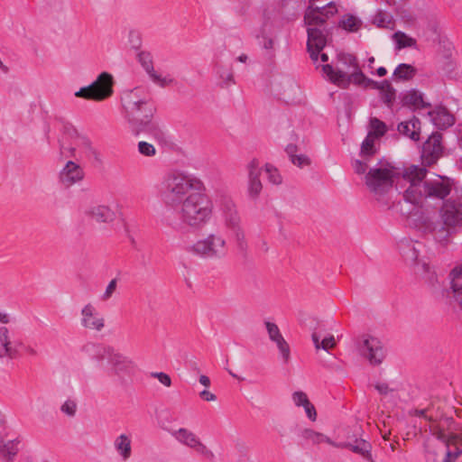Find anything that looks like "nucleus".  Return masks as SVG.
<instances>
[{
  "instance_id": "63",
  "label": "nucleus",
  "mask_w": 462,
  "mask_h": 462,
  "mask_svg": "<svg viewBox=\"0 0 462 462\" xmlns=\"http://www.w3.org/2000/svg\"><path fill=\"white\" fill-rule=\"evenodd\" d=\"M428 462H445L444 458L441 460L438 459V454L436 452H429V456L427 458Z\"/></svg>"
},
{
  "instance_id": "13",
  "label": "nucleus",
  "mask_w": 462,
  "mask_h": 462,
  "mask_svg": "<svg viewBox=\"0 0 462 462\" xmlns=\"http://www.w3.org/2000/svg\"><path fill=\"white\" fill-rule=\"evenodd\" d=\"M137 60L142 68L149 75L150 79L162 88L167 87L173 82V79L162 78L153 68V60L151 52L142 51L137 54Z\"/></svg>"
},
{
  "instance_id": "31",
  "label": "nucleus",
  "mask_w": 462,
  "mask_h": 462,
  "mask_svg": "<svg viewBox=\"0 0 462 462\" xmlns=\"http://www.w3.org/2000/svg\"><path fill=\"white\" fill-rule=\"evenodd\" d=\"M376 152L374 139L372 138V134H368L361 144L359 155L365 160H370Z\"/></svg>"
},
{
  "instance_id": "17",
  "label": "nucleus",
  "mask_w": 462,
  "mask_h": 462,
  "mask_svg": "<svg viewBox=\"0 0 462 462\" xmlns=\"http://www.w3.org/2000/svg\"><path fill=\"white\" fill-rule=\"evenodd\" d=\"M337 448H347L360 455L368 462H375L372 456V444L363 439H356L354 442H340L335 445Z\"/></svg>"
},
{
  "instance_id": "32",
  "label": "nucleus",
  "mask_w": 462,
  "mask_h": 462,
  "mask_svg": "<svg viewBox=\"0 0 462 462\" xmlns=\"http://www.w3.org/2000/svg\"><path fill=\"white\" fill-rule=\"evenodd\" d=\"M370 127L372 131L368 134H372V138H380L387 132V125L384 122L378 119L377 117H372L370 119Z\"/></svg>"
},
{
  "instance_id": "60",
  "label": "nucleus",
  "mask_w": 462,
  "mask_h": 462,
  "mask_svg": "<svg viewBox=\"0 0 462 462\" xmlns=\"http://www.w3.org/2000/svg\"><path fill=\"white\" fill-rule=\"evenodd\" d=\"M428 409H422V410H419V409H415L411 414L415 415V416H418V417H423L425 418L426 420H431L432 419L430 417H428L426 415V412H427Z\"/></svg>"
},
{
  "instance_id": "6",
  "label": "nucleus",
  "mask_w": 462,
  "mask_h": 462,
  "mask_svg": "<svg viewBox=\"0 0 462 462\" xmlns=\"http://www.w3.org/2000/svg\"><path fill=\"white\" fill-rule=\"evenodd\" d=\"M402 171L403 169L394 167L392 170L386 168L370 169L365 175V184L376 200L387 206L388 202L384 199V197L392 189L394 179L400 176L402 177Z\"/></svg>"
},
{
  "instance_id": "30",
  "label": "nucleus",
  "mask_w": 462,
  "mask_h": 462,
  "mask_svg": "<svg viewBox=\"0 0 462 462\" xmlns=\"http://www.w3.org/2000/svg\"><path fill=\"white\" fill-rule=\"evenodd\" d=\"M339 26L350 32H356L361 28L362 21L356 16L347 14L340 20Z\"/></svg>"
},
{
  "instance_id": "15",
  "label": "nucleus",
  "mask_w": 462,
  "mask_h": 462,
  "mask_svg": "<svg viewBox=\"0 0 462 462\" xmlns=\"http://www.w3.org/2000/svg\"><path fill=\"white\" fill-rule=\"evenodd\" d=\"M248 194L251 199H256L262 191L263 185L260 180L261 169L259 162L253 159L248 164Z\"/></svg>"
},
{
  "instance_id": "61",
  "label": "nucleus",
  "mask_w": 462,
  "mask_h": 462,
  "mask_svg": "<svg viewBox=\"0 0 462 462\" xmlns=\"http://www.w3.org/2000/svg\"><path fill=\"white\" fill-rule=\"evenodd\" d=\"M311 338H312L313 344L315 346V348L318 350L320 349L321 348V346H320L321 341H320V337L318 335V333L313 332L311 335Z\"/></svg>"
},
{
  "instance_id": "57",
  "label": "nucleus",
  "mask_w": 462,
  "mask_h": 462,
  "mask_svg": "<svg viewBox=\"0 0 462 462\" xmlns=\"http://www.w3.org/2000/svg\"><path fill=\"white\" fill-rule=\"evenodd\" d=\"M298 151V147L296 144L290 143L286 146L285 152L288 154L290 160L293 158L294 155H296Z\"/></svg>"
},
{
  "instance_id": "54",
  "label": "nucleus",
  "mask_w": 462,
  "mask_h": 462,
  "mask_svg": "<svg viewBox=\"0 0 462 462\" xmlns=\"http://www.w3.org/2000/svg\"><path fill=\"white\" fill-rule=\"evenodd\" d=\"M450 289L456 301L462 306V282L458 283L456 287H450Z\"/></svg>"
},
{
  "instance_id": "27",
  "label": "nucleus",
  "mask_w": 462,
  "mask_h": 462,
  "mask_svg": "<svg viewBox=\"0 0 462 462\" xmlns=\"http://www.w3.org/2000/svg\"><path fill=\"white\" fill-rule=\"evenodd\" d=\"M131 443V439L125 434L118 436L114 442L115 448L124 460H127L132 455Z\"/></svg>"
},
{
  "instance_id": "5",
  "label": "nucleus",
  "mask_w": 462,
  "mask_h": 462,
  "mask_svg": "<svg viewBox=\"0 0 462 462\" xmlns=\"http://www.w3.org/2000/svg\"><path fill=\"white\" fill-rule=\"evenodd\" d=\"M197 189H205L200 180L180 171H171L163 176L159 193L163 204L172 209L181 204L186 196Z\"/></svg>"
},
{
  "instance_id": "37",
  "label": "nucleus",
  "mask_w": 462,
  "mask_h": 462,
  "mask_svg": "<svg viewBox=\"0 0 462 462\" xmlns=\"http://www.w3.org/2000/svg\"><path fill=\"white\" fill-rule=\"evenodd\" d=\"M138 152L146 157H152L156 154L155 147L147 142L141 141L138 143Z\"/></svg>"
},
{
  "instance_id": "40",
  "label": "nucleus",
  "mask_w": 462,
  "mask_h": 462,
  "mask_svg": "<svg viewBox=\"0 0 462 462\" xmlns=\"http://www.w3.org/2000/svg\"><path fill=\"white\" fill-rule=\"evenodd\" d=\"M301 437L305 439H310L314 443H319L323 440L324 435L318 433L310 429H305L301 431Z\"/></svg>"
},
{
  "instance_id": "38",
  "label": "nucleus",
  "mask_w": 462,
  "mask_h": 462,
  "mask_svg": "<svg viewBox=\"0 0 462 462\" xmlns=\"http://www.w3.org/2000/svg\"><path fill=\"white\" fill-rule=\"evenodd\" d=\"M448 278L450 279V287H456L462 281V265H457L454 267L449 274Z\"/></svg>"
},
{
  "instance_id": "56",
  "label": "nucleus",
  "mask_w": 462,
  "mask_h": 462,
  "mask_svg": "<svg viewBox=\"0 0 462 462\" xmlns=\"http://www.w3.org/2000/svg\"><path fill=\"white\" fill-rule=\"evenodd\" d=\"M375 389L379 392L382 395H386L389 392H392L393 390L389 388L388 384L385 383H376Z\"/></svg>"
},
{
  "instance_id": "1",
  "label": "nucleus",
  "mask_w": 462,
  "mask_h": 462,
  "mask_svg": "<svg viewBox=\"0 0 462 462\" xmlns=\"http://www.w3.org/2000/svg\"><path fill=\"white\" fill-rule=\"evenodd\" d=\"M442 134L434 132L423 143L421 149V166L410 165L403 169L402 179L409 183L403 191V199L414 206H421L429 200L442 201L448 199L454 180L447 176L434 174L428 178V167H431L443 155Z\"/></svg>"
},
{
  "instance_id": "58",
  "label": "nucleus",
  "mask_w": 462,
  "mask_h": 462,
  "mask_svg": "<svg viewBox=\"0 0 462 462\" xmlns=\"http://www.w3.org/2000/svg\"><path fill=\"white\" fill-rule=\"evenodd\" d=\"M323 49H318V48H315V47H311L310 50H308L309 53H310V59L316 62L318 60H319V52L322 51Z\"/></svg>"
},
{
  "instance_id": "18",
  "label": "nucleus",
  "mask_w": 462,
  "mask_h": 462,
  "mask_svg": "<svg viewBox=\"0 0 462 462\" xmlns=\"http://www.w3.org/2000/svg\"><path fill=\"white\" fill-rule=\"evenodd\" d=\"M83 178V169L72 161H69L60 172V180L66 186H71Z\"/></svg>"
},
{
  "instance_id": "48",
  "label": "nucleus",
  "mask_w": 462,
  "mask_h": 462,
  "mask_svg": "<svg viewBox=\"0 0 462 462\" xmlns=\"http://www.w3.org/2000/svg\"><path fill=\"white\" fill-rule=\"evenodd\" d=\"M152 377L157 378L161 383L163 385L170 387L171 385V377L163 373V372H155L151 374Z\"/></svg>"
},
{
  "instance_id": "41",
  "label": "nucleus",
  "mask_w": 462,
  "mask_h": 462,
  "mask_svg": "<svg viewBox=\"0 0 462 462\" xmlns=\"http://www.w3.org/2000/svg\"><path fill=\"white\" fill-rule=\"evenodd\" d=\"M292 401L294 404L298 407L304 406L305 404H309V398L307 394L302 391H296L292 393Z\"/></svg>"
},
{
  "instance_id": "9",
  "label": "nucleus",
  "mask_w": 462,
  "mask_h": 462,
  "mask_svg": "<svg viewBox=\"0 0 462 462\" xmlns=\"http://www.w3.org/2000/svg\"><path fill=\"white\" fill-rule=\"evenodd\" d=\"M113 85V76L104 71L90 85L80 88L75 96L88 100L102 101L112 96Z\"/></svg>"
},
{
  "instance_id": "53",
  "label": "nucleus",
  "mask_w": 462,
  "mask_h": 462,
  "mask_svg": "<svg viewBox=\"0 0 462 462\" xmlns=\"http://www.w3.org/2000/svg\"><path fill=\"white\" fill-rule=\"evenodd\" d=\"M303 408L305 410L307 417L311 421H315L317 420V411L314 405L310 402H309V404H305Z\"/></svg>"
},
{
  "instance_id": "43",
  "label": "nucleus",
  "mask_w": 462,
  "mask_h": 462,
  "mask_svg": "<svg viewBox=\"0 0 462 462\" xmlns=\"http://www.w3.org/2000/svg\"><path fill=\"white\" fill-rule=\"evenodd\" d=\"M265 326L268 331L269 337L272 341L276 340V338L282 336L280 329L276 324L267 321L265 322Z\"/></svg>"
},
{
  "instance_id": "52",
  "label": "nucleus",
  "mask_w": 462,
  "mask_h": 462,
  "mask_svg": "<svg viewBox=\"0 0 462 462\" xmlns=\"http://www.w3.org/2000/svg\"><path fill=\"white\" fill-rule=\"evenodd\" d=\"M374 23L380 28L386 27V23H390V20H387L386 14L383 12H379L374 20Z\"/></svg>"
},
{
  "instance_id": "14",
  "label": "nucleus",
  "mask_w": 462,
  "mask_h": 462,
  "mask_svg": "<svg viewBox=\"0 0 462 462\" xmlns=\"http://www.w3.org/2000/svg\"><path fill=\"white\" fill-rule=\"evenodd\" d=\"M109 365L111 367L107 370L108 375H116L120 379L132 374L134 371V362L117 352L114 355Z\"/></svg>"
},
{
  "instance_id": "44",
  "label": "nucleus",
  "mask_w": 462,
  "mask_h": 462,
  "mask_svg": "<svg viewBox=\"0 0 462 462\" xmlns=\"http://www.w3.org/2000/svg\"><path fill=\"white\" fill-rule=\"evenodd\" d=\"M462 454V449L456 447L454 450H450L447 448L446 455L444 457L445 462H455Z\"/></svg>"
},
{
  "instance_id": "42",
  "label": "nucleus",
  "mask_w": 462,
  "mask_h": 462,
  "mask_svg": "<svg viewBox=\"0 0 462 462\" xmlns=\"http://www.w3.org/2000/svg\"><path fill=\"white\" fill-rule=\"evenodd\" d=\"M193 449L209 460H213L215 458L214 453L208 449L207 446L204 445L200 440L196 445V447L193 448Z\"/></svg>"
},
{
  "instance_id": "2",
  "label": "nucleus",
  "mask_w": 462,
  "mask_h": 462,
  "mask_svg": "<svg viewBox=\"0 0 462 462\" xmlns=\"http://www.w3.org/2000/svg\"><path fill=\"white\" fill-rule=\"evenodd\" d=\"M124 117L134 135L152 134L157 130L153 122L156 107L149 95L142 88L126 90L121 97Z\"/></svg>"
},
{
  "instance_id": "7",
  "label": "nucleus",
  "mask_w": 462,
  "mask_h": 462,
  "mask_svg": "<svg viewBox=\"0 0 462 462\" xmlns=\"http://www.w3.org/2000/svg\"><path fill=\"white\" fill-rule=\"evenodd\" d=\"M220 210L226 228L236 242V246L244 257L247 254L248 245L245 240L242 219L234 201L229 198H223L220 202Z\"/></svg>"
},
{
  "instance_id": "35",
  "label": "nucleus",
  "mask_w": 462,
  "mask_h": 462,
  "mask_svg": "<svg viewBox=\"0 0 462 462\" xmlns=\"http://www.w3.org/2000/svg\"><path fill=\"white\" fill-rule=\"evenodd\" d=\"M20 440L15 439L14 440L7 441L5 447V452H2L3 456L6 458L5 462H13L14 457L17 455L19 448L18 444Z\"/></svg>"
},
{
  "instance_id": "8",
  "label": "nucleus",
  "mask_w": 462,
  "mask_h": 462,
  "mask_svg": "<svg viewBox=\"0 0 462 462\" xmlns=\"http://www.w3.org/2000/svg\"><path fill=\"white\" fill-rule=\"evenodd\" d=\"M322 70L329 81L343 88H348L350 83H354L364 88L380 90L381 88L380 81L367 78L361 69H358L356 73L348 74L346 71H343L340 69L335 70L330 64H325L322 66Z\"/></svg>"
},
{
  "instance_id": "50",
  "label": "nucleus",
  "mask_w": 462,
  "mask_h": 462,
  "mask_svg": "<svg viewBox=\"0 0 462 462\" xmlns=\"http://www.w3.org/2000/svg\"><path fill=\"white\" fill-rule=\"evenodd\" d=\"M438 439L445 443L447 448H449L451 444H455L457 439V436L455 434H452L450 436H447L444 432L440 431L438 434Z\"/></svg>"
},
{
  "instance_id": "64",
  "label": "nucleus",
  "mask_w": 462,
  "mask_h": 462,
  "mask_svg": "<svg viewBox=\"0 0 462 462\" xmlns=\"http://www.w3.org/2000/svg\"><path fill=\"white\" fill-rule=\"evenodd\" d=\"M199 383L202 385L208 387L210 385V379L208 376L202 374L199 376Z\"/></svg>"
},
{
  "instance_id": "29",
  "label": "nucleus",
  "mask_w": 462,
  "mask_h": 462,
  "mask_svg": "<svg viewBox=\"0 0 462 462\" xmlns=\"http://www.w3.org/2000/svg\"><path fill=\"white\" fill-rule=\"evenodd\" d=\"M172 435L176 438L178 441L191 448L196 447V445L200 440L193 432L184 428H180L178 430L174 431Z\"/></svg>"
},
{
  "instance_id": "26",
  "label": "nucleus",
  "mask_w": 462,
  "mask_h": 462,
  "mask_svg": "<svg viewBox=\"0 0 462 462\" xmlns=\"http://www.w3.org/2000/svg\"><path fill=\"white\" fill-rule=\"evenodd\" d=\"M337 61L338 64L337 67H333L335 70L340 69L345 71V69L352 68L353 71L351 73H356L358 69H361L357 59L355 55L349 53H340L337 55Z\"/></svg>"
},
{
  "instance_id": "22",
  "label": "nucleus",
  "mask_w": 462,
  "mask_h": 462,
  "mask_svg": "<svg viewBox=\"0 0 462 462\" xmlns=\"http://www.w3.org/2000/svg\"><path fill=\"white\" fill-rule=\"evenodd\" d=\"M4 356H8L11 359L18 356L17 345L12 346L9 330L6 327L0 328V357Z\"/></svg>"
},
{
  "instance_id": "39",
  "label": "nucleus",
  "mask_w": 462,
  "mask_h": 462,
  "mask_svg": "<svg viewBox=\"0 0 462 462\" xmlns=\"http://www.w3.org/2000/svg\"><path fill=\"white\" fill-rule=\"evenodd\" d=\"M265 171L268 174L270 182L273 184H280L282 182V177L276 168L271 164H265Z\"/></svg>"
},
{
  "instance_id": "47",
  "label": "nucleus",
  "mask_w": 462,
  "mask_h": 462,
  "mask_svg": "<svg viewBox=\"0 0 462 462\" xmlns=\"http://www.w3.org/2000/svg\"><path fill=\"white\" fill-rule=\"evenodd\" d=\"M116 286H117V280L116 279L111 280L110 282L108 283V285L106 286L104 294L102 295V300H109L112 297L113 293L116 291Z\"/></svg>"
},
{
  "instance_id": "16",
  "label": "nucleus",
  "mask_w": 462,
  "mask_h": 462,
  "mask_svg": "<svg viewBox=\"0 0 462 462\" xmlns=\"http://www.w3.org/2000/svg\"><path fill=\"white\" fill-rule=\"evenodd\" d=\"M427 115L430 117L433 125L440 130L448 129L455 123L454 116L443 106H437L433 110L429 111Z\"/></svg>"
},
{
  "instance_id": "34",
  "label": "nucleus",
  "mask_w": 462,
  "mask_h": 462,
  "mask_svg": "<svg viewBox=\"0 0 462 462\" xmlns=\"http://www.w3.org/2000/svg\"><path fill=\"white\" fill-rule=\"evenodd\" d=\"M393 39L396 42L397 49L401 50L407 47H414L416 46V40L409 37L402 32H396L393 34Z\"/></svg>"
},
{
  "instance_id": "19",
  "label": "nucleus",
  "mask_w": 462,
  "mask_h": 462,
  "mask_svg": "<svg viewBox=\"0 0 462 462\" xmlns=\"http://www.w3.org/2000/svg\"><path fill=\"white\" fill-rule=\"evenodd\" d=\"M81 325L86 328L100 331L105 326L104 319L97 316L96 309L90 303L81 310Z\"/></svg>"
},
{
  "instance_id": "20",
  "label": "nucleus",
  "mask_w": 462,
  "mask_h": 462,
  "mask_svg": "<svg viewBox=\"0 0 462 462\" xmlns=\"http://www.w3.org/2000/svg\"><path fill=\"white\" fill-rule=\"evenodd\" d=\"M86 215L97 223H110L116 218V213L108 206L95 205L86 210Z\"/></svg>"
},
{
  "instance_id": "11",
  "label": "nucleus",
  "mask_w": 462,
  "mask_h": 462,
  "mask_svg": "<svg viewBox=\"0 0 462 462\" xmlns=\"http://www.w3.org/2000/svg\"><path fill=\"white\" fill-rule=\"evenodd\" d=\"M360 354L365 356L371 365L382 364L385 357V351L382 342L374 337L364 338L358 346Z\"/></svg>"
},
{
  "instance_id": "21",
  "label": "nucleus",
  "mask_w": 462,
  "mask_h": 462,
  "mask_svg": "<svg viewBox=\"0 0 462 462\" xmlns=\"http://www.w3.org/2000/svg\"><path fill=\"white\" fill-rule=\"evenodd\" d=\"M402 104L403 106H412L413 110L431 107L430 102L424 101L422 93L414 88L403 94Z\"/></svg>"
},
{
  "instance_id": "49",
  "label": "nucleus",
  "mask_w": 462,
  "mask_h": 462,
  "mask_svg": "<svg viewBox=\"0 0 462 462\" xmlns=\"http://www.w3.org/2000/svg\"><path fill=\"white\" fill-rule=\"evenodd\" d=\"M77 411V405L72 401L65 402L61 406V411L69 416H74Z\"/></svg>"
},
{
  "instance_id": "55",
  "label": "nucleus",
  "mask_w": 462,
  "mask_h": 462,
  "mask_svg": "<svg viewBox=\"0 0 462 462\" xmlns=\"http://www.w3.org/2000/svg\"><path fill=\"white\" fill-rule=\"evenodd\" d=\"M199 397L207 402H213L217 400V396L208 390H203L199 393Z\"/></svg>"
},
{
  "instance_id": "10",
  "label": "nucleus",
  "mask_w": 462,
  "mask_h": 462,
  "mask_svg": "<svg viewBox=\"0 0 462 462\" xmlns=\"http://www.w3.org/2000/svg\"><path fill=\"white\" fill-rule=\"evenodd\" d=\"M189 252L206 259H220L226 254V240L219 235L210 234L194 243Z\"/></svg>"
},
{
  "instance_id": "36",
  "label": "nucleus",
  "mask_w": 462,
  "mask_h": 462,
  "mask_svg": "<svg viewBox=\"0 0 462 462\" xmlns=\"http://www.w3.org/2000/svg\"><path fill=\"white\" fill-rule=\"evenodd\" d=\"M273 342L276 343L283 362L287 364L291 356V349L289 344L285 341L282 335L276 338V340H273Z\"/></svg>"
},
{
  "instance_id": "33",
  "label": "nucleus",
  "mask_w": 462,
  "mask_h": 462,
  "mask_svg": "<svg viewBox=\"0 0 462 462\" xmlns=\"http://www.w3.org/2000/svg\"><path fill=\"white\" fill-rule=\"evenodd\" d=\"M402 254L406 261L415 263L419 257V251L411 242L402 243L400 245Z\"/></svg>"
},
{
  "instance_id": "23",
  "label": "nucleus",
  "mask_w": 462,
  "mask_h": 462,
  "mask_svg": "<svg viewBox=\"0 0 462 462\" xmlns=\"http://www.w3.org/2000/svg\"><path fill=\"white\" fill-rule=\"evenodd\" d=\"M398 132L407 137H410L413 141H418L420 134V121L416 116H413L411 120L401 122L397 126Z\"/></svg>"
},
{
  "instance_id": "4",
  "label": "nucleus",
  "mask_w": 462,
  "mask_h": 462,
  "mask_svg": "<svg viewBox=\"0 0 462 462\" xmlns=\"http://www.w3.org/2000/svg\"><path fill=\"white\" fill-rule=\"evenodd\" d=\"M205 189H197L186 196L176 208H172L178 218L177 220L168 219V225L173 228H178L180 225H186L190 227H200L210 218L212 213V205Z\"/></svg>"
},
{
  "instance_id": "59",
  "label": "nucleus",
  "mask_w": 462,
  "mask_h": 462,
  "mask_svg": "<svg viewBox=\"0 0 462 462\" xmlns=\"http://www.w3.org/2000/svg\"><path fill=\"white\" fill-rule=\"evenodd\" d=\"M130 42L132 43L133 48L139 49L141 47V40L139 36L136 34L134 35L133 32L130 34Z\"/></svg>"
},
{
  "instance_id": "3",
  "label": "nucleus",
  "mask_w": 462,
  "mask_h": 462,
  "mask_svg": "<svg viewBox=\"0 0 462 462\" xmlns=\"http://www.w3.org/2000/svg\"><path fill=\"white\" fill-rule=\"evenodd\" d=\"M423 227L437 243L448 245L451 238L462 229V198L451 197L444 200L439 210V218L425 219Z\"/></svg>"
},
{
  "instance_id": "46",
  "label": "nucleus",
  "mask_w": 462,
  "mask_h": 462,
  "mask_svg": "<svg viewBox=\"0 0 462 462\" xmlns=\"http://www.w3.org/2000/svg\"><path fill=\"white\" fill-rule=\"evenodd\" d=\"M291 162L300 168L310 164V158L305 154H296L291 159Z\"/></svg>"
},
{
  "instance_id": "62",
  "label": "nucleus",
  "mask_w": 462,
  "mask_h": 462,
  "mask_svg": "<svg viewBox=\"0 0 462 462\" xmlns=\"http://www.w3.org/2000/svg\"><path fill=\"white\" fill-rule=\"evenodd\" d=\"M82 144L84 145V147L91 153L93 154H97V152L96 150L92 147L91 145V143L88 139H83V142H82Z\"/></svg>"
},
{
  "instance_id": "28",
  "label": "nucleus",
  "mask_w": 462,
  "mask_h": 462,
  "mask_svg": "<svg viewBox=\"0 0 462 462\" xmlns=\"http://www.w3.org/2000/svg\"><path fill=\"white\" fill-rule=\"evenodd\" d=\"M417 73V69L412 65L407 64V63H401L399 64L393 73V79L398 80H411L414 78V76Z\"/></svg>"
},
{
  "instance_id": "51",
  "label": "nucleus",
  "mask_w": 462,
  "mask_h": 462,
  "mask_svg": "<svg viewBox=\"0 0 462 462\" xmlns=\"http://www.w3.org/2000/svg\"><path fill=\"white\" fill-rule=\"evenodd\" d=\"M336 346V340L334 336L330 335L329 337H327L321 340L320 349H323L325 351H328L331 348H334Z\"/></svg>"
},
{
  "instance_id": "24",
  "label": "nucleus",
  "mask_w": 462,
  "mask_h": 462,
  "mask_svg": "<svg viewBox=\"0 0 462 462\" xmlns=\"http://www.w3.org/2000/svg\"><path fill=\"white\" fill-rule=\"evenodd\" d=\"M308 41L307 49L310 50L311 47L323 49L326 46L327 39L323 31L320 28L310 27L308 28Z\"/></svg>"
},
{
  "instance_id": "12",
  "label": "nucleus",
  "mask_w": 462,
  "mask_h": 462,
  "mask_svg": "<svg viewBox=\"0 0 462 462\" xmlns=\"http://www.w3.org/2000/svg\"><path fill=\"white\" fill-rule=\"evenodd\" d=\"M82 352L88 355V357L97 363L99 368H105V361L109 365L114 355L115 349L112 346H106L100 343L88 342L82 346Z\"/></svg>"
},
{
  "instance_id": "45",
  "label": "nucleus",
  "mask_w": 462,
  "mask_h": 462,
  "mask_svg": "<svg viewBox=\"0 0 462 462\" xmlns=\"http://www.w3.org/2000/svg\"><path fill=\"white\" fill-rule=\"evenodd\" d=\"M369 162V160H365L363 158H362V160H358V159L355 160L352 164L353 168L355 170V172L356 174H364L367 170V167H368L367 162Z\"/></svg>"
},
{
  "instance_id": "25",
  "label": "nucleus",
  "mask_w": 462,
  "mask_h": 462,
  "mask_svg": "<svg viewBox=\"0 0 462 462\" xmlns=\"http://www.w3.org/2000/svg\"><path fill=\"white\" fill-rule=\"evenodd\" d=\"M380 98L388 108H392L396 98V89L388 79L380 81Z\"/></svg>"
}]
</instances>
